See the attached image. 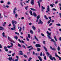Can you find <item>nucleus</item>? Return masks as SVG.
<instances>
[{"label":"nucleus","instance_id":"obj_45","mask_svg":"<svg viewBox=\"0 0 61 61\" xmlns=\"http://www.w3.org/2000/svg\"><path fill=\"white\" fill-rule=\"evenodd\" d=\"M41 36H44V37H45V36L44 35V34L43 33H41Z\"/></svg>","mask_w":61,"mask_h":61},{"label":"nucleus","instance_id":"obj_46","mask_svg":"<svg viewBox=\"0 0 61 61\" xmlns=\"http://www.w3.org/2000/svg\"><path fill=\"white\" fill-rule=\"evenodd\" d=\"M51 20H49L47 22V23L48 24H49V23H50L51 22Z\"/></svg>","mask_w":61,"mask_h":61},{"label":"nucleus","instance_id":"obj_52","mask_svg":"<svg viewBox=\"0 0 61 61\" xmlns=\"http://www.w3.org/2000/svg\"><path fill=\"white\" fill-rule=\"evenodd\" d=\"M44 59L45 60H46V56H45L44 57Z\"/></svg>","mask_w":61,"mask_h":61},{"label":"nucleus","instance_id":"obj_37","mask_svg":"<svg viewBox=\"0 0 61 61\" xmlns=\"http://www.w3.org/2000/svg\"><path fill=\"white\" fill-rule=\"evenodd\" d=\"M43 44L44 45H45L46 44V41H43Z\"/></svg>","mask_w":61,"mask_h":61},{"label":"nucleus","instance_id":"obj_34","mask_svg":"<svg viewBox=\"0 0 61 61\" xmlns=\"http://www.w3.org/2000/svg\"><path fill=\"white\" fill-rule=\"evenodd\" d=\"M5 32H3L2 33V36L3 37H5Z\"/></svg>","mask_w":61,"mask_h":61},{"label":"nucleus","instance_id":"obj_61","mask_svg":"<svg viewBox=\"0 0 61 61\" xmlns=\"http://www.w3.org/2000/svg\"><path fill=\"white\" fill-rule=\"evenodd\" d=\"M18 40L20 43H21V40H20V39H19Z\"/></svg>","mask_w":61,"mask_h":61},{"label":"nucleus","instance_id":"obj_19","mask_svg":"<svg viewBox=\"0 0 61 61\" xmlns=\"http://www.w3.org/2000/svg\"><path fill=\"white\" fill-rule=\"evenodd\" d=\"M30 9L31 10H33V11H36V9H35L33 8H30Z\"/></svg>","mask_w":61,"mask_h":61},{"label":"nucleus","instance_id":"obj_10","mask_svg":"<svg viewBox=\"0 0 61 61\" xmlns=\"http://www.w3.org/2000/svg\"><path fill=\"white\" fill-rule=\"evenodd\" d=\"M45 7H44L43 6H41V11H43V10H45Z\"/></svg>","mask_w":61,"mask_h":61},{"label":"nucleus","instance_id":"obj_28","mask_svg":"<svg viewBox=\"0 0 61 61\" xmlns=\"http://www.w3.org/2000/svg\"><path fill=\"white\" fill-rule=\"evenodd\" d=\"M10 44L11 45L10 46H11V47H13V44L12 42L10 43Z\"/></svg>","mask_w":61,"mask_h":61},{"label":"nucleus","instance_id":"obj_49","mask_svg":"<svg viewBox=\"0 0 61 61\" xmlns=\"http://www.w3.org/2000/svg\"><path fill=\"white\" fill-rule=\"evenodd\" d=\"M15 55V52H14V53L12 54V56H14Z\"/></svg>","mask_w":61,"mask_h":61},{"label":"nucleus","instance_id":"obj_1","mask_svg":"<svg viewBox=\"0 0 61 61\" xmlns=\"http://www.w3.org/2000/svg\"><path fill=\"white\" fill-rule=\"evenodd\" d=\"M17 22L15 21V20H12V24L13 25V28H11L12 30H15V29L16 28L15 27H16V25H15L16 24H17Z\"/></svg>","mask_w":61,"mask_h":61},{"label":"nucleus","instance_id":"obj_63","mask_svg":"<svg viewBox=\"0 0 61 61\" xmlns=\"http://www.w3.org/2000/svg\"><path fill=\"white\" fill-rule=\"evenodd\" d=\"M54 45L55 46H56V42H54Z\"/></svg>","mask_w":61,"mask_h":61},{"label":"nucleus","instance_id":"obj_8","mask_svg":"<svg viewBox=\"0 0 61 61\" xmlns=\"http://www.w3.org/2000/svg\"><path fill=\"white\" fill-rule=\"evenodd\" d=\"M55 56H56L58 57L59 59V60H61V57H59L58 55H57V54L56 53H55Z\"/></svg>","mask_w":61,"mask_h":61},{"label":"nucleus","instance_id":"obj_21","mask_svg":"<svg viewBox=\"0 0 61 61\" xmlns=\"http://www.w3.org/2000/svg\"><path fill=\"white\" fill-rule=\"evenodd\" d=\"M22 47H23L25 49H26V47H25V46L24 45H22Z\"/></svg>","mask_w":61,"mask_h":61},{"label":"nucleus","instance_id":"obj_18","mask_svg":"<svg viewBox=\"0 0 61 61\" xmlns=\"http://www.w3.org/2000/svg\"><path fill=\"white\" fill-rule=\"evenodd\" d=\"M32 28L33 29V30H36V27H35V26H32Z\"/></svg>","mask_w":61,"mask_h":61},{"label":"nucleus","instance_id":"obj_43","mask_svg":"<svg viewBox=\"0 0 61 61\" xmlns=\"http://www.w3.org/2000/svg\"><path fill=\"white\" fill-rule=\"evenodd\" d=\"M44 17L45 18H46V20H47L48 19V18L47 17H46V15H45L44 16Z\"/></svg>","mask_w":61,"mask_h":61},{"label":"nucleus","instance_id":"obj_27","mask_svg":"<svg viewBox=\"0 0 61 61\" xmlns=\"http://www.w3.org/2000/svg\"><path fill=\"white\" fill-rule=\"evenodd\" d=\"M54 38L56 41H57V39H56V37L55 36H54Z\"/></svg>","mask_w":61,"mask_h":61},{"label":"nucleus","instance_id":"obj_15","mask_svg":"<svg viewBox=\"0 0 61 61\" xmlns=\"http://www.w3.org/2000/svg\"><path fill=\"white\" fill-rule=\"evenodd\" d=\"M33 15H34V16L35 17H36V16H37V15L36 14V13H35V12H34L33 13Z\"/></svg>","mask_w":61,"mask_h":61},{"label":"nucleus","instance_id":"obj_5","mask_svg":"<svg viewBox=\"0 0 61 61\" xmlns=\"http://www.w3.org/2000/svg\"><path fill=\"white\" fill-rule=\"evenodd\" d=\"M39 22H38V24H41L42 25H43V22L42 21V20H41V19L39 20Z\"/></svg>","mask_w":61,"mask_h":61},{"label":"nucleus","instance_id":"obj_23","mask_svg":"<svg viewBox=\"0 0 61 61\" xmlns=\"http://www.w3.org/2000/svg\"><path fill=\"white\" fill-rule=\"evenodd\" d=\"M43 48H44L45 50V51H46V52H47V49H46V47H45V46H44Z\"/></svg>","mask_w":61,"mask_h":61},{"label":"nucleus","instance_id":"obj_32","mask_svg":"<svg viewBox=\"0 0 61 61\" xmlns=\"http://www.w3.org/2000/svg\"><path fill=\"white\" fill-rule=\"evenodd\" d=\"M28 6H27L26 7H25V9L26 10H27V9H28Z\"/></svg>","mask_w":61,"mask_h":61},{"label":"nucleus","instance_id":"obj_53","mask_svg":"<svg viewBox=\"0 0 61 61\" xmlns=\"http://www.w3.org/2000/svg\"><path fill=\"white\" fill-rule=\"evenodd\" d=\"M7 4L8 5H10V4H11V2H9L7 3Z\"/></svg>","mask_w":61,"mask_h":61},{"label":"nucleus","instance_id":"obj_36","mask_svg":"<svg viewBox=\"0 0 61 61\" xmlns=\"http://www.w3.org/2000/svg\"><path fill=\"white\" fill-rule=\"evenodd\" d=\"M37 51H40V48H37Z\"/></svg>","mask_w":61,"mask_h":61},{"label":"nucleus","instance_id":"obj_2","mask_svg":"<svg viewBox=\"0 0 61 61\" xmlns=\"http://www.w3.org/2000/svg\"><path fill=\"white\" fill-rule=\"evenodd\" d=\"M46 33L48 35H47V36L49 39H52V37L51 36V32L49 33L48 31H47Z\"/></svg>","mask_w":61,"mask_h":61},{"label":"nucleus","instance_id":"obj_57","mask_svg":"<svg viewBox=\"0 0 61 61\" xmlns=\"http://www.w3.org/2000/svg\"><path fill=\"white\" fill-rule=\"evenodd\" d=\"M7 47L8 48H10V47H11V46H7Z\"/></svg>","mask_w":61,"mask_h":61},{"label":"nucleus","instance_id":"obj_12","mask_svg":"<svg viewBox=\"0 0 61 61\" xmlns=\"http://www.w3.org/2000/svg\"><path fill=\"white\" fill-rule=\"evenodd\" d=\"M0 31H1V30H4L5 29L4 28L2 27H1V26H0Z\"/></svg>","mask_w":61,"mask_h":61},{"label":"nucleus","instance_id":"obj_59","mask_svg":"<svg viewBox=\"0 0 61 61\" xmlns=\"http://www.w3.org/2000/svg\"><path fill=\"white\" fill-rule=\"evenodd\" d=\"M25 14H26V15H29L28 13H27V12H25Z\"/></svg>","mask_w":61,"mask_h":61},{"label":"nucleus","instance_id":"obj_58","mask_svg":"<svg viewBox=\"0 0 61 61\" xmlns=\"http://www.w3.org/2000/svg\"><path fill=\"white\" fill-rule=\"evenodd\" d=\"M52 10H53V11H56V9L55 8H53L52 9Z\"/></svg>","mask_w":61,"mask_h":61},{"label":"nucleus","instance_id":"obj_47","mask_svg":"<svg viewBox=\"0 0 61 61\" xmlns=\"http://www.w3.org/2000/svg\"><path fill=\"white\" fill-rule=\"evenodd\" d=\"M46 54H47L48 56H49L50 54L48 52H47L46 53Z\"/></svg>","mask_w":61,"mask_h":61},{"label":"nucleus","instance_id":"obj_13","mask_svg":"<svg viewBox=\"0 0 61 61\" xmlns=\"http://www.w3.org/2000/svg\"><path fill=\"white\" fill-rule=\"evenodd\" d=\"M38 58L40 60V61H42V58L40 57V56H38Z\"/></svg>","mask_w":61,"mask_h":61},{"label":"nucleus","instance_id":"obj_50","mask_svg":"<svg viewBox=\"0 0 61 61\" xmlns=\"http://www.w3.org/2000/svg\"><path fill=\"white\" fill-rule=\"evenodd\" d=\"M50 6H51V7H54V6H53V5L52 4H50Z\"/></svg>","mask_w":61,"mask_h":61},{"label":"nucleus","instance_id":"obj_4","mask_svg":"<svg viewBox=\"0 0 61 61\" xmlns=\"http://www.w3.org/2000/svg\"><path fill=\"white\" fill-rule=\"evenodd\" d=\"M16 10H17V8H16V7H15L13 11V14L14 15H15V14H16V12H15Z\"/></svg>","mask_w":61,"mask_h":61},{"label":"nucleus","instance_id":"obj_51","mask_svg":"<svg viewBox=\"0 0 61 61\" xmlns=\"http://www.w3.org/2000/svg\"><path fill=\"white\" fill-rule=\"evenodd\" d=\"M32 47V46H28L27 47V48H30Z\"/></svg>","mask_w":61,"mask_h":61},{"label":"nucleus","instance_id":"obj_29","mask_svg":"<svg viewBox=\"0 0 61 61\" xmlns=\"http://www.w3.org/2000/svg\"><path fill=\"white\" fill-rule=\"evenodd\" d=\"M38 5L39 6V7H40V2H39V1H38Z\"/></svg>","mask_w":61,"mask_h":61},{"label":"nucleus","instance_id":"obj_54","mask_svg":"<svg viewBox=\"0 0 61 61\" xmlns=\"http://www.w3.org/2000/svg\"><path fill=\"white\" fill-rule=\"evenodd\" d=\"M17 16H18V15H17V14H15V17H16V18H17Z\"/></svg>","mask_w":61,"mask_h":61},{"label":"nucleus","instance_id":"obj_9","mask_svg":"<svg viewBox=\"0 0 61 61\" xmlns=\"http://www.w3.org/2000/svg\"><path fill=\"white\" fill-rule=\"evenodd\" d=\"M31 5H34V4H35V2H34V0H31Z\"/></svg>","mask_w":61,"mask_h":61},{"label":"nucleus","instance_id":"obj_30","mask_svg":"<svg viewBox=\"0 0 61 61\" xmlns=\"http://www.w3.org/2000/svg\"><path fill=\"white\" fill-rule=\"evenodd\" d=\"M37 19H39L40 18V15H39L37 17Z\"/></svg>","mask_w":61,"mask_h":61},{"label":"nucleus","instance_id":"obj_62","mask_svg":"<svg viewBox=\"0 0 61 61\" xmlns=\"http://www.w3.org/2000/svg\"><path fill=\"white\" fill-rule=\"evenodd\" d=\"M5 51H6V52H7V51H8V49H5Z\"/></svg>","mask_w":61,"mask_h":61},{"label":"nucleus","instance_id":"obj_35","mask_svg":"<svg viewBox=\"0 0 61 61\" xmlns=\"http://www.w3.org/2000/svg\"><path fill=\"white\" fill-rule=\"evenodd\" d=\"M20 4L22 6V7H23V5L22 2H20Z\"/></svg>","mask_w":61,"mask_h":61},{"label":"nucleus","instance_id":"obj_31","mask_svg":"<svg viewBox=\"0 0 61 61\" xmlns=\"http://www.w3.org/2000/svg\"><path fill=\"white\" fill-rule=\"evenodd\" d=\"M10 41L11 43H15V42L14 41L12 40H10Z\"/></svg>","mask_w":61,"mask_h":61},{"label":"nucleus","instance_id":"obj_64","mask_svg":"<svg viewBox=\"0 0 61 61\" xmlns=\"http://www.w3.org/2000/svg\"><path fill=\"white\" fill-rule=\"evenodd\" d=\"M59 40L60 41H61V37H60L59 39Z\"/></svg>","mask_w":61,"mask_h":61},{"label":"nucleus","instance_id":"obj_42","mask_svg":"<svg viewBox=\"0 0 61 61\" xmlns=\"http://www.w3.org/2000/svg\"><path fill=\"white\" fill-rule=\"evenodd\" d=\"M28 37L29 38H30V37H31V36H30V34H28Z\"/></svg>","mask_w":61,"mask_h":61},{"label":"nucleus","instance_id":"obj_6","mask_svg":"<svg viewBox=\"0 0 61 61\" xmlns=\"http://www.w3.org/2000/svg\"><path fill=\"white\" fill-rule=\"evenodd\" d=\"M9 60V61H14L15 60H14V59H13L12 58V57H9L8 59Z\"/></svg>","mask_w":61,"mask_h":61},{"label":"nucleus","instance_id":"obj_40","mask_svg":"<svg viewBox=\"0 0 61 61\" xmlns=\"http://www.w3.org/2000/svg\"><path fill=\"white\" fill-rule=\"evenodd\" d=\"M32 59L30 57L29 59L28 60V61H30Z\"/></svg>","mask_w":61,"mask_h":61},{"label":"nucleus","instance_id":"obj_38","mask_svg":"<svg viewBox=\"0 0 61 61\" xmlns=\"http://www.w3.org/2000/svg\"><path fill=\"white\" fill-rule=\"evenodd\" d=\"M23 56H24V57L25 58H27V56H26V55H23Z\"/></svg>","mask_w":61,"mask_h":61},{"label":"nucleus","instance_id":"obj_22","mask_svg":"<svg viewBox=\"0 0 61 61\" xmlns=\"http://www.w3.org/2000/svg\"><path fill=\"white\" fill-rule=\"evenodd\" d=\"M56 25H57V26H61V24L59 23L56 24Z\"/></svg>","mask_w":61,"mask_h":61},{"label":"nucleus","instance_id":"obj_14","mask_svg":"<svg viewBox=\"0 0 61 61\" xmlns=\"http://www.w3.org/2000/svg\"><path fill=\"white\" fill-rule=\"evenodd\" d=\"M32 49H34V50H36L35 49H34V48H33V47H32L30 49H29V51L30 52L31 51V50H32Z\"/></svg>","mask_w":61,"mask_h":61},{"label":"nucleus","instance_id":"obj_17","mask_svg":"<svg viewBox=\"0 0 61 61\" xmlns=\"http://www.w3.org/2000/svg\"><path fill=\"white\" fill-rule=\"evenodd\" d=\"M51 39V42H54V43H56V41H55V40L54 39Z\"/></svg>","mask_w":61,"mask_h":61},{"label":"nucleus","instance_id":"obj_3","mask_svg":"<svg viewBox=\"0 0 61 61\" xmlns=\"http://www.w3.org/2000/svg\"><path fill=\"white\" fill-rule=\"evenodd\" d=\"M49 58L51 60H52V61H53V60H54L53 59H54L55 61H56V58H55V57H52V55H50Z\"/></svg>","mask_w":61,"mask_h":61},{"label":"nucleus","instance_id":"obj_60","mask_svg":"<svg viewBox=\"0 0 61 61\" xmlns=\"http://www.w3.org/2000/svg\"><path fill=\"white\" fill-rule=\"evenodd\" d=\"M42 54H42V52H41L40 54V56H42Z\"/></svg>","mask_w":61,"mask_h":61},{"label":"nucleus","instance_id":"obj_25","mask_svg":"<svg viewBox=\"0 0 61 61\" xmlns=\"http://www.w3.org/2000/svg\"><path fill=\"white\" fill-rule=\"evenodd\" d=\"M30 33L31 34H33V31L32 30H31L30 31Z\"/></svg>","mask_w":61,"mask_h":61},{"label":"nucleus","instance_id":"obj_20","mask_svg":"<svg viewBox=\"0 0 61 61\" xmlns=\"http://www.w3.org/2000/svg\"><path fill=\"white\" fill-rule=\"evenodd\" d=\"M14 37L15 39H16V40H17V39H18V37H17V36H16Z\"/></svg>","mask_w":61,"mask_h":61},{"label":"nucleus","instance_id":"obj_44","mask_svg":"<svg viewBox=\"0 0 61 61\" xmlns=\"http://www.w3.org/2000/svg\"><path fill=\"white\" fill-rule=\"evenodd\" d=\"M52 50H54V51H56V48H53Z\"/></svg>","mask_w":61,"mask_h":61},{"label":"nucleus","instance_id":"obj_39","mask_svg":"<svg viewBox=\"0 0 61 61\" xmlns=\"http://www.w3.org/2000/svg\"><path fill=\"white\" fill-rule=\"evenodd\" d=\"M0 2L1 4H2V3H4V1L3 0H1L0 1Z\"/></svg>","mask_w":61,"mask_h":61},{"label":"nucleus","instance_id":"obj_7","mask_svg":"<svg viewBox=\"0 0 61 61\" xmlns=\"http://www.w3.org/2000/svg\"><path fill=\"white\" fill-rule=\"evenodd\" d=\"M47 8V10L46 11V13H47L48 12H49L50 11V9L49 8V6H48Z\"/></svg>","mask_w":61,"mask_h":61},{"label":"nucleus","instance_id":"obj_48","mask_svg":"<svg viewBox=\"0 0 61 61\" xmlns=\"http://www.w3.org/2000/svg\"><path fill=\"white\" fill-rule=\"evenodd\" d=\"M8 40L9 41H11V40H10V38L9 37H8Z\"/></svg>","mask_w":61,"mask_h":61},{"label":"nucleus","instance_id":"obj_24","mask_svg":"<svg viewBox=\"0 0 61 61\" xmlns=\"http://www.w3.org/2000/svg\"><path fill=\"white\" fill-rule=\"evenodd\" d=\"M57 49L58 51H60V47H59V46H58V47Z\"/></svg>","mask_w":61,"mask_h":61},{"label":"nucleus","instance_id":"obj_16","mask_svg":"<svg viewBox=\"0 0 61 61\" xmlns=\"http://www.w3.org/2000/svg\"><path fill=\"white\" fill-rule=\"evenodd\" d=\"M34 37L35 39H36V41H38V39H37V38H36V36H34Z\"/></svg>","mask_w":61,"mask_h":61},{"label":"nucleus","instance_id":"obj_33","mask_svg":"<svg viewBox=\"0 0 61 61\" xmlns=\"http://www.w3.org/2000/svg\"><path fill=\"white\" fill-rule=\"evenodd\" d=\"M18 46H19V47H21V45L19 43H18Z\"/></svg>","mask_w":61,"mask_h":61},{"label":"nucleus","instance_id":"obj_41","mask_svg":"<svg viewBox=\"0 0 61 61\" xmlns=\"http://www.w3.org/2000/svg\"><path fill=\"white\" fill-rule=\"evenodd\" d=\"M15 34L16 35H19V34L17 33V32H15Z\"/></svg>","mask_w":61,"mask_h":61},{"label":"nucleus","instance_id":"obj_26","mask_svg":"<svg viewBox=\"0 0 61 61\" xmlns=\"http://www.w3.org/2000/svg\"><path fill=\"white\" fill-rule=\"evenodd\" d=\"M30 14L31 15H33V13H32V11L30 10Z\"/></svg>","mask_w":61,"mask_h":61},{"label":"nucleus","instance_id":"obj_56","mask_svg":"<svg viewBox=\"0 0 61 61\" xmlns=\"http://www.w3.org/2000/svg\"><path fill=\"white\" fill-rule=\"evenodd\" d=\"M22 27H20V29L19 30V31H20V32L22 30Z\"/></svg>","mask_w":61,"mask_h":61},{"label":"nucleus","instance_id":"obj_55","mask_svg":"<svg viewBox=\"0 0 61 61\" xmlns=\"http://www.w3.org/2000/svg\"><path fill=\"white\" fill-rule=\"evenodd\" d=\"M48 30L50 31H51V29L50 28H48Z\"/></svg>","mask_w":61,"mask_h":61},{"label":"nucleus","instance_id":"obj_11","mask_svg":"<svg viewBox=\"0 0 61 61\" xmlns=\"http://www.w3.org/2000/svg\"><path fill=\"white\" fill-rule=\"evenodd\" d=\"M36 47H41L40 45L39 44H36Z\"/></svg>","mask_w":61,"mask_h":61}]
</instances>
